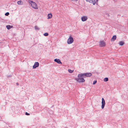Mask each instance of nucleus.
<instances>
[{"label":"nucleus","mask_w":128,"mask_h":128,"mask_svg":"<svg viewBox=\"0 0 128 128\" xmlns=\"http://www.w3.org/2000/svg\"><path fill=\"white\" fill-rule=\"evenodd\" d=\"M81 78H76L75 80L79 82H85V80L83 77H81Z\"/></svg>","instance_id":"1"},{"label":"nucleus","mask_w":128,"mask_h":128,"mask_svg":"<svg viewBox=\"0 0 128 128\" xmlns=\"http://www.w3.org/2000/svg\"><path fill=\"white\" fill-rule=\"evenodd\" d=\"M74 41L72 37L71 36H70L69 38L67 40V43L68 44H72Z\"/></svg>","instance_id":"2"},{"label":"nucleus","mask_w":128,"mask_h":128,"mask_svg":"<svg viewBox=\"0 0 128 128\" xmlns=\"http://www.w3.org/2000/svg\"><path fill=\"white\" fill-rule=\"evenodd\" d=\"M102 104L101 108L102 109H103L104 108L105 104V100L103 98H102Z\"/></svg>","instance_id":"3"},{"label":"nucleus","mask_w":128,"mask_h":128,"mask_svg":"<svg viewBox=\"0 0 128 128\" xmlns=\"http://www.w3.org/2000/svg\"><path fill=\"white\" fill-rule=\"evenodd\" d=\"M32 7L33 8L36 9H37L38 8V7L36 4L34 2L31 5Z\"/></svg>","instance_id":"4"},{"label":"nucleus","mask_w":128,"mask_h":128,"mask_svg":"<svg viewBox=\"0 0 128 128\" xmlns=\"http://www.w3.org/2000/svg\"><path fill=\"white\" fill-rule=\"evenodd\" d=\"M88 19V17L86 16H82L81 18V20L83 22H84L86 21Z\"/></svg>","instance_id":"5"},{"label":"nucleus","mask_w":128,"mask_h":128,"mask_svg":"<svg viewBox=\"0 0 128 128\" xmlns=\"http://www.w3.org/2000/svg\"><path fill=\"white\" fill-rule=\"evenodd\" d=\"M39 66V63L38 62H35L33 66V68L34 69L38 67Z\"/></svg>","instance_id":"6"},{"label":"nucleus","mask_w":128,"mask_h":128,"mask_svg":"<svg viewBox=\"0 0 128 128\" xmlns=\"http://www.w3.org/2000/svg\"><path fill=\"white\" fill-rule=\"evenodd\" d=\"M87 2H88L90 3H92L93 5H94L96 3L95 0H86Z\"/></svg>","instance_id":"7"},{"label":"nucleus","mask_w":128,"mask_h":128,"mask_svg":"<svg viewBox=\"0 0 128 128\" xmlns=\"http://www.w3.org/2000/svg\"><path fill=\"white\" fill-rule=\"evenodd\" d=\"M105 44L104 41H101L100 42V45L101 47H103L105 46Z\"/></svg>","instance_id":"8"},{"label":"nucleus","mask_w":128,"mask_h":128,"mask_svg":"<svg viewBox=\"0 0 128 128\" xmlns=\"http://www.w3.org/2000/svg\"><path fill=\"white\" fill-rule=\"evenodd\" d=\"M54 61L59 64H62V63L61 62L60 60L59 59H54Z\"/></svg>","instance_id":"9"},{"label":"nucleus","mask_w":128,"mask_h":128,"mask_svg":"<svg viewBox=\"0 0 128 128\" xmlns=\"http://www.w3.org/2000/svg\"><path fill=\"white\" fill-rule=\"evenodd\" d=\"M86 77V76H85V73L82 74H79L78 75V78H80V77Z\"/></svg>","instance_id":"10"},{"label":"nucleus","mask_w":128,"mask_h":128,"mask_svg":"<svg viewBox=\"0 0 128 128\" xmlns=\"http://www.w3.org/2000/svg\"><path fill=\"white\" fill-rule=\"evenodd\" d=\"M85 74L86 77H90L92 76V74L90 73H86Z\"/></svg>","instance_id":"11"},{"label":"nucleus","mask_w":128,"mask_h":128,"mask_svg":"<svg viewBox=\"0 0 128 128\" xmlns=\"http://www.w3.org/2000/svg\"><path fill=\"white\" fill-rule=\"evenodd\" d=\"M116 36L114 35L112 37V38L111 39V41L112 42L115 40L116 39Z\"/></svg>","instance_id":"12"},{"label":"nucleus","mask_w":128,"mask_h":128,"mask_svg":"<svg viewBox=\"0 0 128 128\" xmlns=\"http://www.w3.org/2000/svg\"><path fill=\"white\" fill-rule=\"evenodd\" d=\"M52 14H48V18L50 19L52 18Z\"/></svg>","instance_id":"13"},{"label":"nucleus","mask_w":128,"mask_h":128,"mask_svg":"<svg viewBox=\"0 0 128 128\" xmlns=\"http://www.w3.org/2000/svg\"><path fill=\"white\" fill-rule=\"evenodd\" d=\"M13 26L10 25H8L6 26V28L8 30H9L12 28Z\"/></svg>","instance_id":"14"},{"label":"nucleus","mask_w":128,"mask_h":128,"mask_svg":"<svg viewBox=\"0 0 128 128\" xmlns=\"http://www.w3.org/2000/svg\"><path fill=\"white\" fill-rule=\"evenodd\" d=\"M124 44V42L122 41H120L119 42V44L120 46H122Z\"/></svg>","instance_id":"15"},{"label":"nucleus","mask_w":128,"mask_h":128,"mask_svg":"<svg viewBox=\"0 0 128 128\" xmlns=\"http://www.w3.org/2000/svg\"><path fill=\"white\" fill-rule=\"evenodd\" d=\"M18 5H22L23 4V2L21 0H20L18 2Z\"/></svg>","instance_id":"16"},{"label":"nucleus","mask_w":128,"mask_h":128,"mask_svg":"<svg viewBox=\"0 0 128 128\" xmlns=\"http://www.w3.org/2000/svg\"><path fill=\"white\" fill-rule=\"evenodd\" d=\"M108 78H106L104 79V81L105 82H107L108 80Z\"/></svg>","instance_id":"17"},{"label":"nucleus","mask_w":128,"mask_h":128,"mask_svg":"<svg viewBox=\"0 0 128 128\" xmlns=\"http://www.w3.org/2000/svg\"><path fill=\"white\" fill-rule=\"evenodd\" d=\"M35 29L36 30H40L39 28L37 26H35Z\"/></svg>","instance_id":"18"},{"label":"nucleus","mask_w":128,"mask_h":128,"mask_svg":"<svg viewBox=\"0 0 128 128\" xmlns=\"http://www.w3.org/2000/svg\"><path fill=\"white\" fill-rule=\"evenodd\" d=\"M28 2H29V3L30 4H31V5L33 3V2H33V1H32L31 0H29Z\"/></svg>","instance_id":"19"},{"label":"nucleus","mask_w":128,"mask_h":128,"mask_svg":"<svg viewBox=\"0 0 128 128\" xmlns=\"http://www.w3.org/2000/svg\"><path fill=\"white\" fill-rule=\"evenodd\" d=\"M48 33H47V32L45 33L44 34V36H48Z\"/></svg>","instance_id":"20"},{"label":"nucleus","mask_w":128,"mask_h":128,"mask_svg":"<svg viewBox=\"0 0 128 128\" xmlns=\"http://www.w3.org/2000/svg\"><path fill=\"white\" fill-rule=\"evenodd\" d=\"M68 71L70 73H72L73 72V70H71L70 69H68Z\"/></svg>","instance_id":"21"},{"label":"nucleus","mask_w":128,"mask_h":128,"mask_svg":"<svg viewBox=\"0 0 128 128\" xmlns=\"http://www.w3.org/2000/svg\"><path fill=\"white\" fill-rule=\"evenodd\" d=\"M9 14V13L8 12H7L5 14V15L6 16H8Z\"/></svg>","instance_id":"22"},{"label":"nucleus","mask_w":128,"mask_h":128,"mask_svg":"<svg viewBox=\"0 0 128 128\" xmlns=\"http://www.w3.org/2000/svg\"><path fill=\"white\" fill-rule=\"evenodd\" d=\"M97 82V81L96 80H94L93 82V84H95L96 82Z\"/></svg>","instance_id":"23"},{"label":"nucleus","mask_w":128,"mask_h":128,"mask_svg":"<svg viewBox=\"0 0 128 128\" xmlns=\"http://www.w3.org/2000/svg\"><path fill=\"white\" fill-rule=\"evenodd\" d=\"M25 114L26 115H30V114L26 112L25 113Z\"/></svg>","instance_id":"24"},{"label":"nucleus","mask_w":128,"mask_h":128,"mask_svg":"<svg viewBox=\"0 0 128 128\" xmlns=\"http://www.w3.org/2000/svg\"><path fill=\"white\" fill-rule=\"evenodd\" d=\"M106 14V15L108 16H109V14Z\"/></svg>","instance_id":"25"},{"label":"nucleus","mask_w":128,"mask_h":128,"mask_svg":"<svg viewBox=\"0 0 128 128\" xmlns=\"http://www.w3.org/2000/svg\"><path fill=\"white\" fill-rule=\"evenodd\" d=\"M72 1H78V0H71Z\"/></svg>","instance_id":"26"},{"label":"nucleus","mask_w":128,"mask_h":128,"mask_svg":"<svg viewBox=\"0 0 128 128\" xmlns=\"http://www.w3.org/2000/svg\"><path fill=\"white\" fill-rule=\"evenodd\" d=\"M16 84L18 86L19 85V84L17 82L16 83Z\"/></svg>","instance_id":"27"},{"label":"nucleus","mask_w":128,"mask_h":128,"mask_svg":"<svg viewBox=\"0 0 128 128\" xmlns=\"http://www.w3.org/2000/svg\"><path fill=\"white\" fill-rule=\"evenodd\" d=\"M96 0V1H97L98 0Z\"/></svg>","instance_id":"28"}]
</instances>
